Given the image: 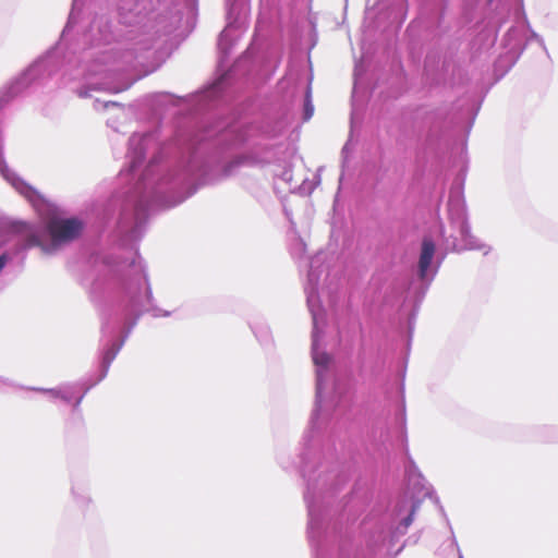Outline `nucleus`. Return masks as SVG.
<instances>
[{
  "label": "nucleus",
  "instance_id": "1",
  "mask_svg": "<svg viewBox=\"0 0 558 558\" xmlns=\"http://www.w3.org/2000/svg\"><path fill=\"white\" fill-rule=\"evenodd\" d=\"M138 194L126 201L117 195L106 206L94 209L93 229L98 240L118 246L123 253L94 252L88 258L93 280L89 296L101 320L98 369L77 381L74 397L86 393L102 381L111 363L123 348L138 320L145 314L154 318L169 317L171 312L156 304L146 267L137 244L146 232L148 210Z\"/></svg>",
  "mask_w": 558,
  "mask_h": 558
},
{
  "label": "nucleus",
  "instance_id": "2",
  "mask_svg": "<svg viewBox=\"0 0 558 558\" xmlns=\"http://www.w3.org/2000/svg\"><path fill=\"white\" fill-rule=\"evenodd\" d=\"M339 492L304 490L314 558H371L386 542L393 545L407 534L422 505L421 499L404 494L385 509L376 507L361 524L362 541L355 538L350 524L357 518L356 493L352 492L339 510L331 505Z\"/></svg>",
  "mask_w": 558,
  "mask_h": 558
},
{
  "label": "nucleus",
  "instance_id": "3",
  "mask_svg": "<svg viewBox=\"0 0 558 558\" xmlns=\"http://www.w3.org/2000/svg\"><path fill=\"white\" fill-rule=\"evenodd\" d=\"M119 24L134 51L123 54L122 65H151L184 39L194 27L197 0H116Z\"/></svg>",
  "mask_w": 558,
  "mask_h": 558
},
{
  "label": "nucleus",
  "instance_id": "4",
  "mask_svg": "<svg viewBox=\"0 0 558 558\" xmlns=\"http://www.w3.org/2000/svg\"><path fill=\"white\" fill-rule=\"evenodd\" d=\"M85 222L77 217H53L41 223L25 220L0 221V272L7 264L17 257L21 263L26 252L39 247L52 255L63 246L81 238Z\"/></svg>",
  "mask_w": 558,
  "mask_h": 558
},
{
  "label": "nucleus",
  "instance_id": "5",
  "mask_svg": "<svg viewBox=\"0 0 558 558\" xmlns=\"http://www.w3.org/2000/svg\"><path fill=\"white\" fill-rule=\"evenodd\" d=\"M481 104L468 95L452 102L421 105L413 111L412 131L425 149L435 154L453 132L469 135Z\"/></svg>",
  "mask_w": 558,
  "mask_h": 558
},
{
  "label": "nucleus",
  "instance_id": "6",
  "mask_svg": "<svg viewBox=\"0 0 558 558\" xmlns=\"http://www.w3.org/2000/svg\"><path fill=\"white\" fill-rule=\"evenodd\" d=\"M464 173H459L452 183L447 204L448 220L453 232L445 238L447 250L460 253L462 251H480L486 247L471 233L466 204L464 199Z\"/></svg>",
  "mask_w": 558,
  "mask_h": 558
},
{
  "label": "nucleus",
  "instance_id": "7",
  "mask_svg": "<svg viewBox=\"0 0 558 558\" xmlns=\"http://www.w3.org/2000/svg\"><path fill=\"white\" fill-rule=\"evenodd\" d=\"M445 258L446 253H438L435 241L430 236L425 235L422 239L420 246L415 277L410 278L405 288V298L413 301V310L409 317L410 329L413 328V322L418 312L420 305L437 276Z\"/></svg>",
  "mask_w": 558,
  "mask_h": 558
},
{
  "label": "nucleus",
  "instance_id": "8",
  "mask_svg": "<svg viewBox=\"0 0 558 558\" xmlns=\"http://www.w3.org/2000/svg\"><path fill=\"white\" fill-rule=\"evenodd\" d=\"M532 40H535L548 56L543 37L531 28L524 9L521 7L515 12V24L504 35L501 40L504 52L495 61V72L499 73L500 77L509 72Z\"/></svg>",
  "mask_w": 558,
  "mask_h": 558
},
{
  "label": "nucleus",
  "instance_id": "9",
  "mask_svg": "<svg viewBox=\"0 0 558 558\" xmlns=\"http://www.w3.org/2000/svg\"><path fill=\"white\" fill-rule=\"evenodd\" d=\"M460 68L452 58L440 60L436 56H426L424 73L426 82L433 86H453L460 81Z\"/></svg>",
  "mask_w": 558,
  "mask_h": 558
},
{
  "label": "nucleus",
  "instance_id": "10",
  "mask_svg": "<svg viewBox=\"0 0 558 558\" xmlns=\"http://www.w3.org/2000/svg\"><path fill=\"white\" fill-rule=\"evenodd\" d=\"M399 400L395 410V426L398 433V437L404 445V451L408 457V463L404 466L405 478L408 482H414L415 480L423 481V474L418 470L414 460L409 454L408 448V435H407V411H405V397H404V384L403 381L399 387Z\"/></svg>",
  "mask_w": 558,
  "mask_h": 558
},
{
  "label": "nucleus",
  "instance_id": "11",
  "mask_svg": "<svg viewBox=\"0 0 558 558\" xmlns=\"http://www.w3.org/2000/svg\"><path fill=\"white\" fill-rule=\"evenodd\" d=\"M94 109L97 111H107L112 113L107 119V126L112 129L116 133H126L124 130V124L132 114L130 109L126 110L125 107L120 102L99 98L95 99Z\"/></svg>",
  "mask_w": 558,
  "mask_h": 558
},
{
  "label": "nucleus",
  "instance_id": "12",
  "mask_svg": "<svg viewBox=\"0 0 558 558\" xmlns=\"http://www.w3.org/2000/svg\"><path fill=\"white\" fill-rule=\"evenodd\" d=\"M17 387L11 379L0 376V387ZM74 387L69 383L61 384L54 388H39V387H24L19 386L21 389L33 390L41 393L48 395L52 399H60L65 403H71L74 398Z\"/></svg>",
  "mask_w": 558,
  "mask_h": 558
},
{
  "label": "nucleus",
  "instance_id": "13",
  "mask_svg": "<svg viewBox=\"0 0 558 558\" xmlns=\"http://www.w3.org/2000/svg\"><path fill=\"white\" fill-rule=\"evenodd\" d=\"M408 483L413 488V490H415L418 494H423V497L429 498L438 507V510H439L441 517L445 519L446 524L448 525V527L450 530L451 542L459 549L458 542L453 534V530H452V526L448 519V515H447L442 505L440 504L439 497L436 495L432 485L428 484V482L426 481V478L424 476H423V481L415 480L414 482H408Z\"/></svg>",
  "mask_w": 558,
  "mask_h": 558
},
{
  "label": "nucleus",
  "instance_id": "14",
  "mask_svg": "<svg viewBox=\"0 0 558 558\" xmlns=\"http://www.w3.org/2000/svg\"><path fill=\"white\" fill-rule=\"evenodd\" d=\"M71 494L75 504L83 510L88 509L92 504V498L89 496V484L88 480L84 481H73L71 486Z\"/></svg>",
  "mask_w": 558,
  "mask_h": 558
},
{
  "label": "nucleus",
  "instance_id": "15",
  "mask_svg": "<svg viewBox=\"0 0 558 558\" xmlns=\"http://www.w3.org/2000/svg\"><path fill=\"white\" fill-rule=\"evenodd\" d=\"M537 440L544 444H558V426L542 425L536 428Z\"/></svg>",
  "mask_w": 558,
  "mask_h": 558
},
{
  "label": "nucleus",
  "instance_id": "16",
  "mask_svg": "<svg viewBox=\"0 0 558 558\" xmlns=\"http://www.w3.org/2000/svg\"><path fill=\"white\" fill-rule=\"evenodd\" d=\"M355 129H356V118H355L354 113H352L351 119H350L349 140L347 141V143L344 144V146L342 147V150H341L342 167H344V165L347 163V161L350 157V154L353 151V148H354L353 140H354Z\"/></svg>",
  "mask_w": 558,
  "mask_h": 558
},
{
  "label": "nucleus",
  "instance_id": "17",
  "mask_svg": "<svg viewBox=\"0 0 558 558\" xmlns=\"http://www.w3.org/2000/svg\"><path fill=\"white\" fill-rule=\"evenodd\" d=\"M421 9L430 15L442 14L447 0H420Z\"/></svg>",
  "mask_w": 558,
  "mask_h": 558
},
{
  "label": "nucleus",
  "instance_id": "18",
  "mask_svg": "<svg viewBox=\"0 0 558 558\" xmlns=\"http://www.w3.org/2000/svg\"><path fill=\"white\" fill-rule=\"evenodd\" d=\"M314 114V105L312 101L311 82L306 86L303 105V121L307 122Z\"/></svg>",
  "mask_w": 558,
  "mask_h": 558
},
{
  "label": "nucleus",
  "instance_id": "19",
  "mask_svg": "<svg viewBox=\"0 0 558 558\" xmlns=\"http://www.w3.org/2000/svg\"><path fill=\"white\" fill-rule=\"evenodd\" d=\"M251 328L259 343L266 345L270 342L271 335L267 326H251Z\"/></svg>",
  "mask_w": 558,
  "mask_h": 558
},
{
  "label": "nucleus",
  "instance_id": "20",
  "mask_svg": "<svg viewBox=\"0 0 558 558\" xmlns=\"http://www.w3.org/2000/svg\"><path fill=\"white\" fill-rule=\"evenodd\" d=\"M83 396H75L73 398V404H72V416H73V420L77 421L80 424H83V415H82V412H81V409H80V405L83 401Z\"/></svg>",
  "mask_w": 558,
  "mask_h": 558
},
{
  "label": "nucleus",
  "instance_id": "21",
  "mask_svg": "<svg viewBox=\"0 0 558 558\" xmlns=\"http://www.w3.org/2000/svg\"><path fill=\"white\" fill-rule=\"evenodd\" d=\"M361 75H362V69L359 64H355V68H354V89H356L360 85V81H361Z\"/></svg>",
  "mask_w": 558,
  "mask_h": 558
},
{
  "label": "nucleus",
  "instance_id": "22",
  "mask_svg": "<svg viewBox=\"0 0 558 558\" xmlns=\"http://www.w3.org/2000/svg\"><path fill=\"white\" fill-rule=\"evenodd\" d=\"M408 11V1L401 0L400 14H401V23L404 21Z\"/></svg>",
  "mask_w": 558,
  "mask_h": 558
},
{
  "label": "nucleus",
  "instance_id": "23",
  "mask_svg": "<svg viewBox=\"0 0 558 558\" xmlns=\"http://www.w3.org/2000/svg\"><path fill=\"white\" fill-rule=\"evenodd\" d=\"M282 179L284 181H290L292 179L291 170H284L283 173H282Z\"/></svg>",
  "mask_w": 558,
  "mask_h": 558
},
{
  "label": "nucleus",
  "instance_id": "24",
  "mask_svg": "<svg viewBox=\"0 0 558 558\" xmlns=\"http://www.w3.org/2000/svg\"><path fill=\"white\" fill-rule=\"evenodd\" d=\"M384 365H385V361H384V360H381V361H380V365L378 366V368H377V369L372 371L373 375H374V376H377V375L380 373V371H381V368L384 367Z\"/></svg>",
  "mask_w": 558,
  "mask_h": 558
},
{
  "label": "nucleus",
  "instance_id": "25",
  "mask_svg": "<svg viewBox=\"0 0 558 558\" xmlns=\"http://www.w3.org/2000/svg\"><path fill=\"white\" fill-rule=\"evenodd\" d=\"M298 245L301 247L302 252L305 251V243L302 240L299 241Z\"/></svg>",
  "mask_w": 558,
  "mask_h": 558
},
{
  "label": "nucleus",
  "instance_id": "26",
  "mask_svg": "<svg viewBox=\"0 0 558 558\" xmlns=\"http://www.w3.org/2000/svg\"><path fill=\"white\" fill-rule=\"evenodd\" d=\"M279 462H280V464H281V466H282L283 469H288V466L283 463V461H282L281 459L279 460Z\"/></svg>",
  "mask_w": 558,
  "mask_h": 558
},
{
  "label": "nucleus",
  "instance_id": "27",
  "mask_svg": "<svg viewBox=\"0 0 558 558\" xmlns=\"http://www.w3.org/2000/svg\"><path fill=\"white\" fill-rule=\"evenodd\" d=\"M440 233L445 238V229H444V227L440 228Z\"/></svg>",
  "mask_w": 558,
  "mask_h": 558
},
{
  "label": "nucleus",
  "instance_id": "28",
  "mask_svg": "<svg viewBox=\"0 0 558 558\" xmlns=\"http://www.w3.org/2000/svg\"><path fill=\"white\" fill-rule=\"evenodd\" d=\"M459 558H463V556H462V554H461V553H459Z\"/></svg>",
  "mask_w": 558,
  "mask_h": 558
}]
</instances>
